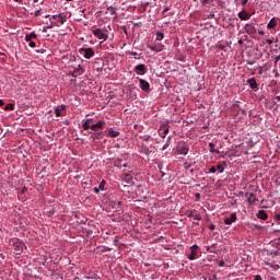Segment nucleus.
Listing matches in <instances>:
<instances>
[{"label":"nucleus","instance_id":"f257e3e1","mask_svg":"<svg viewBox=\"0 0 280 280\" xmlns=\"http://www.w3.org/2000/svg\"><path fill=\"white\" fill-rule=\"evenodd\" d=\"M46 19H49V21H54V23H57L56 27H60V25H65V23H67V16L65 15V13L47 15Z\"/></svg>","mask_w":280,"mask_h":280},{"label":"nucleus","instance_id":"f03ea898","mask_svg":"<svg viewBox=\"0 0 280 280\" xmlns=\"http://www.w3.org/2000/svg\"><path fill=\"white\" fill-rule=\"evenodd\" d=\"M11 243H12V246L14 247L15 255H21V253H23V247L25 246L23 241L19 238H13Z\"/></svg>","mask_w":280,"mask_h":280},{"label":"nucleus","instance_id":"7ed1b4c3","mask_svg":"<svg viewBox=\"0 0 280 280\" xmlns=\"http://www.w3.org/2000/svg\"><path fill=\"white\" fill-rule=\"evenodd\" d=\"M79 52L81 55H83V58H85L86 60H91V58H93V56H95V50H93V48H91V47L81 48V49H79Z\"/></svg>","mask_w":280,"mask_h":280},{"label":"nucleus","instance_id":"20e7f679","mask_svg":"<svg viewBox=\"0 0 280 280\" xmlns=\"http://www.w3.org/2000/svg\"><path fill=\"white\" fill-rule=\"evenodd\" d=\"M92 34L98 38V40H103V43L105 40H108V35L106 33H104V31H102V28H94L92 31Z\"/></svg>","mask_w":280,"mask_h":280},{"label":"nucleus","instance_id":"39448f33","mask_svg":"<svg viewBox=\"0 0 280 280\" xmlns=\"http://www.w3.org/2000/svg\"><path fill=\"white\" fill-rule=\"evenodd\" d=\"M135 71L137 75H145L148 73V68H145V65L139 63L135 67Z\"/></svg>","mask_w":280,"mask_h":280},{"label":"nucleus","instance_id":"423d86ee","mask_svg":"<svg viewBox=\"0 0 280 280\" xmlns=\"http://www.w3.org/2000/svg\"><path fill=\"white\" fill-rule=\"evenodd\" d=\"M140 82V89L144 93H150V82L145 81L144 79L137 78Z\"/></svg>","mask_w":280,"mask_h":280},{"label":"nucleus","instance_id":"0eeeda50","mask_svg":"<svg viewBox=\"0 0 280 280\" xmlns=\"http://www.w3.org/2000/svg\"><path fill=\"white\" fill-rule=\"evenodd\" d=\"M106 126V121L104 120H98L96 124H93L91 129L92 132H97V130H102Z\"/></svg>","mask_w":280,"mask_h":280},{"label":"nucleus","instance_id":"6e6552de","mask_svg":"<svg viewBox=\"0 0 280 280\" xmlns=\"http://www.w3.org/2000/svg\"><path fill=\"white\" fill-rule=\"evenodd\" d=\"M245 198H247V202L249 205H255V202H259V198H257L253 192H246Z\"/></svg>","mask_w":280,"mask_h":280},{"label":"nucleus","instance_id":"1a4fd4ad","mask_svg":"<svg viewBox=\"0 0 280 280\" xmlns=\"http://www.w3.org/2000/svg\"><path fill=\"white\" fill-rule=\"evenodd\" d=\"M63 110H67V105L61 104L55 107V115L56 117H62Z\"/></svg>","mask_w":280,"mask_h":280},{"label":"nucleus","instance_id":"9d476101","mask_svg":"<svg viewBox=\"0 0 280 280\" xmlns=\"http://www.w3.org/2000/svg\"><path fill=\"white\" fill-rule=\"evenodd\" d=\"M245 32H246V34H256L257 28L255 27V24L247 23V24H245Z\"/></svg>","mask_w":280,"mask_h":280},{"label":"nucleus","instance_id":"9b49d317","mask_svg":"<svg viewBox=\"0 0 280 280\" xmlns=\"http://www.w3.org/2000/svg\"><path fill=\"white\" fill-rule=\"evenodd\" d=\"M189 153V147H187L186 144L179 145L177 148V154H183L184 156H186V154Z\"/></svg>","mask_w":280,"mask_h":280},{"label":"nucleus","instance_id":"f8f14e48","mask_svg":"<svg viewBox=\"0 0 280 280\" xmlns=\"http://www.w3.org/2000/svg\"><path fill=\"white\" fill-rule=\"evenodd\" d=\"M233 222H237V214L232 213L230 218L224 219V224L231 225Z\"/></svg>","mask_w":280,"mask_h":280},{"label":"nucleus","instance_id":"ddd939ff","mask_svg":"<svg viewBox=\"0 0 280 280\" xmlns=\"http://www.w3.org/2000/svg\"><path fill=\"white\" fill-rule=\"evenodd\" d=\"M148 49H150L151 51H155L156 54H159V51H163V45L161 44H155V45H149Z\"/></svg>","mask_w":280,"mask_h":280},{"label":"nucleus","instance_id":"4468645a","mask_svg":"<svg viewBox=\"0 0 280 280\" xmlns=\"http://www.w3.org/2000/svg\"><path fill=\"white\" fill-rule=\"evenodd\" d=\"M247 84L253 89L254 91L258 89L257 80L255 78H250L247 80Z\"/></svg>","mask_w":280,"mask_h":280},{"label":"nucleus","instance_id":"2eb2a0df","mask_svg":"<svg viewBox=\"0 0 280 280\" xmlns=\"http://www.w3.org/2000/svg\"><path fill=\"white\" fill-rule=\"evenodd\" d=\"M238 19H241V21H248V19H250V14H248L246 10H243L238 13Z\"/></svg>","mask_w":280,"mask_h":280},{"label":"nucleus","instance_id":"dca6fc26","mask_svg":"<svg viewBox=\"0 0 280 280\" xmlns=\"http://www.w3.org/2000/svg\"><path fill=\"white\" fill-rule=\"evenodd\" d=\"M107 136H109L112 139H116V137H119V131H117L113 128H108Z\"/></svg>","mask_w":280,"mask_h":280},{"label":"nucleus","instance_id":"f3484780","mask_svg":"<svg viewBox=\"0 0 280 280\" xmlns=\"http://www.w3.org/2000/svg\"><path fill=\"white\" fill-rule=\"evenodd\" d=\"M277 27V18H272L267 24V30H275Z\"/></svg>","mask_w":280,"mask_h":280},{"label":"nucleus","instance_id":"a211bd4d","mask_svg":"<svg viewBox=\"0 0 280 280\" xmlns=\"http://www.w3.org/2000/svg\"><path fill=\"white\" fill-rule=\"evenodd\" d=\"M257 218L259 220H268V213H266L265 210H259L258 213H257Z\"/></svg>","mask_w":280,"mask_h":280},{"label":"nucleus","instance_id":"6ab92c4d","mask_svg":"<svg viewBox=\"0 0 280 280\" xmlns=\"http://www.w3.org/2000/svg\"><path fill=\"white\" fill-rule=\"evenodd\" d=\"M224 165H226V162H220V164L217 165L215 170L219 171L220 174H224Z\"/></svg>","mask_w":280,"mask_h":280},{"label":"nucleus","instance_id":"aec40b11","mask_svg":"<svg viewBox=\"0 0 280 280\" xmlns=\"http://www.w3.org/2000/svg\"><path fill=\"white\" fill-rule=\"evenodd\" d=\"M93 125H91V122H88V120L86 119H83L82 120V128H83V130H91V127H92Z\"/></svg>","mask_w":280,"mask_h":280},{"label":"nucleus","instance_id":"412c9836","mask_svg":"<svg viewBox=\"0 0 280 280\" xmlns=\"http://www.w3.org/2000/svg\"><path fill=\"white\" fill-rule=\"evenodd\" d=\"M210 152H214L215 154H220V150L215 149V144L213 142L209 143Z\"/></svg>","mask_w":280,"mask_h":280},{"label":"nucleus","instance_id":"4be33fe9","mask_svg":"<svg viewBox=\"0 0 280 280\" xmlns=\"http://www.w3.org/2000/svg\"><path fill=\"white\" fill-rule=\"evenodd\" d=\"M102 137V131L97 132L94 131L93 136L91 137L92 141H95V139H101Z\"/></svg>","mask_w":280,"mask_h":280},{"label":"nucleus","instance_id":"5701e85b","mask_svg":"<svg viewBox=\"0 0 280 280\" xmlns=\"http://www.w3.org/2000/svg\"><path fill=\"white\" fill-rule=\"evenodd\" d=\"M170 132V128H163V132L160 133V137H162V139H165L167 137V133Z\"/></svg>","mask_w":280,"mask_h":280},{"label":"nucleus","instance_id":"b1692460","mask_svg":"<svg viewBox=\"0 0 280 280\" xmlns=\"http://www.w3.org/2000/svg\"><path fill=\"white\" fill-rule=\"evenodd\" d=\"M235 5H246L248 3V0H234Z\"/></svg>","mask_w":280,"mask_h":280},{"label":"nucleus","instance_id":"393cba45","mask_svg":"<svg viewBox=\"0 0 280 280\" xmlns=\"http://www.w3.org/2000/svg\"><path fill=\"white\" fill-rule=\"evenodd\" d=\"M124 183H127V185H132V176L126 175V178L124 179Z\"/></svg>","mask_w":280,"mask_h":280},{"label":"nucleus","instance_id":"a878e982","mask_svg":"<svg viewBox=\"0 0 280 280\" xmlns=\"http://www.w3.org/2000/svg\"><path fill=\"white\" fill-rule=\"evenodd\" d=\"M189 217H190V218H194V220H197L198 222H199V220H202V218H201L200 214H198V213L194 214V212H191V213L189 214Z\"/></svg>","mask_w":280,"mask_h":280},{"label":"nucleus","instance_id":"bb28decb","mask_svg":"<svg viewBox=\"0 0 280 280\" xmlns=\"http://www.w3.org/2000/svg\"><path fill=\"white\" fill-rule=\"evenodd\" d=\"M196 255L197 253L191 249V253L188 256L189 261H194V259H196Z\"/></svg>","mask_w":280,"mask_h":280},{"label":"nucleus","instance_id":"cd10ccee","mask_svg":"<svg viewBox=\"0 0 280 280\" xmlns=\"http://www.w3.org/2000/svg\"><path fill=\"white\" fill-rule=\"evenodd\" d=\"M165 38V35L162 32L156 33V40H163Z\"/></svg>","mask_w":280,"mask_h":280},{"label":"nucleus","instance_id":"c85d7f7f","mask_svg":"<svg viewBox=\"0 0 280 280\" xmlns=\"http://www.w3.org/2000/svg\"><path fill=\"white\" fill-rule=\"evenodd\" d=\"M4 110H14V104L9 103L5 105Z\"/></svg>","mask_w":280,"mask_h":280},{"label":"nucleus","instance_id":"c756f323","mask_svg":"<svg viewBox=\"0 0 280 280\" xmlns=\"http://www.w3.org/2000/svg\"><path fill=\"white\" fill-rule=\"evenodd\" d=\"M104 187H106V180H102L101 182V184L98 185V189L101 190V191H104Z\"/></svg>","mask_w":280,"mask_h":280},{"label":"nucleus","instance_id":"7c9ffc66","mask_svg":"<svg viewBox=\"0 0 280 280\" xmlns=\"http://www.w3.org/2000/svg\"><path fill=\"white\" fill-rule=\"evenodd\" d=\"M81 71V72H80ZM75 73H84V70L82 69V66L79 65L75 70H74Z\"/></svg>","mask_w":280,"mask_h":280},{"label":"nucleus","instance_id":"2f4dec72","mask_svg":"<svg viewBox=\"0 0 280 280\" xmlns=\"http://www.w3.org/2000/svg\"><path fill=\"white\" fill-rule=\"evenodd\" d=\"M58 25V22H54V20H50V25L46 26L48 30H51V27H56Z\"/></svg>","mask_w":280,"mask_h":280},{"label":"nucleus","instance_id":"473e14b6","mask_svg":"<svg viewBox=\"0 0 280 280\" xmlns=\"http://www.w3.org/2000/svg\"><path fill=\"white\" fill-rule=\"evenodd\" d=\"M107 10H109L110 14L114 15L117 9H115L114 7H108Z\"/></svg>","mask_w":280,"mask_h":280},{"label":"nucleus","instance_id":"72a5a7b5","mask_svg":"<svg viewBox=\"0 0 280 280\" xmlns=\"http://www.w3.org/2000/svg\"><path fill=\"white\" fill-rule=\"evenodd\" d=\"M215 172H217L215 166H211L209 170V174H215Z\"/></svg>","mask_w":280,"mask_h":280},{"label":"nucleus","instance_id":"f704fd0d","mask_svg":"<svg viewBox=\"0 0 280 280\" xmlns=\"http://www.w3.org/2000/svg\"><path fill=\"white\" fill-rule=\"evenodd\" d=\"M25 40L26 43H32V37L30 36V34L25 35Z\"/></svg>","mask_w":280,"mask_h":280},{"label":"nucleus","instance_id":"c9c22d12","mask_svg":"<svg viewBox=\"0 0 280 280\" xmlns=\"http://www.w3.org/2000/svg\"><path fill=\"white\" fill-rule=\"evenodd\" d=\"M218 49L224 50L226 49V46L224 44H219Z\"/></svg>","mask_w":280,"mask_h":280},{"label":"nucleus","instance_id":"e433bc0d","mask_svg":"<svg viewBox=\"0 0 280 280\" xmlns=\"http://www.w3.org/2000/svg\"><path fill=\"white\" fill-rule=\"evenodd\" d=\"M28 36L31 38H37L38 35L35 32H32L31 34H28Z\"/></svg>","mask_w":280,"mask_h":280},{"label":"nucleus","instance_id":"4c0bfd02","mask_svg":"<svg viewBox=\"0 0 280 280\" xmlns=\"http://www.w3.org/2000/svg\"><path fill=\"white\" fill-rule=\"evenodd\" d=\"M198 245H192L191 247H190V250H194L195 253H196V250H198Z\"/></svg>","mask_w":280,"mask_h":280},{"label":"nucleus","instance_id":"58836bf2","mask_svg":"<svg viewBox=\"0 0 280 280\" xmlns=\"http://www.w3.org/2000/svg\"><path fill=\"white\" fill-rule=\"evenodd\" d=\"M28 47H32V48L36 47V43L35 42H28Z\"/></svg>","mask_w":280,"mask_h":280},{"label":"nucleus","instance_id":"ea45409f","mask_svg":"<svg viewBox=\"0 0 280 280\" xmlns=\"http://www.w3.org/2000/svg\"><path fill=\"white\" fill-rule=\"evenodd\" d=\"M170 148V143H164L163 147H162V150H167Z\"/></svg>","mask_w":280,"mask_h":280},{"label":"nucleus","instance_id":"a19ab883","mask_svg":"<svg viewBox=\"0 0 280 280\" xmlns=\"http://www.w3.org/2000/svg\"><path fill=\"white\" fill-rule=\"evenodd\" d=\"M171 8L170 7H165L164 10L162 11V14H165V12H170Z\"/></svg>","mask_w":280,"mask_h":280},{"label":"nucleus","instance_id":"79ce46f5","mask_svg":"<svg viewBox=\"0 0 280 280\" xmlns=\"http://www.w3.org/2000/svg\"><path fill=\"white\" fill-rule=\"evenodd\" d=\"M219 267H220V268H224V260H220V261H219Z\"/></svg>","mask_w":280,"mask_h":280},{"label":"nucleus","instance_id":"37998d69","mask_svg":"<svg viewBox=\"0 0 280 280\" xmlns=\"http://www.w3.org/2000/svg\"><path fill=\"white\" fill-rule=\"evenodd\" d=\"M195 198L196 200H200V192H196Z\"/></svg>","mask_w":280,"mask_h":280},{"label":"nucleus","instance_id":"c03bdc74","mask_svg":"<svg viewBox=\"0 0 280 280\" xmlns=\"http://www.w3.org/2000/svg\"><path fill=\"white\" fill-rule=\"evenodd\" d=\"M130 54V56H139V52L138 51H131V52H129Z\"/></svg>","mask_w":280,"mask_h":280},{"label":"nucleus","instance_id":"a18cd8bd","mask_svg":"<svg viewBox=\"0 0 280 280\" xmlns=\"http://www.w3.org/2000/svg\"><path fill=\"white\" fill-rule=\"evenodd\" d=\"M279 61H280V55H278V56L276 57L275 65H277V62H279Z\"/></svg>","mask_w":280,"mask_h":280},{"label":"nucleus","instance_id":"49530a36","mask_svg":"<svg viewBox=\"0 0 280 280\" xmlns=\"http://www.w3.org/2000/svg\"><path fill=\"white\" fill-rule=\"evenodd\" d=\"M209 229H210V231H215V225H214V224H211V225L209 226Z\"/></svg>","mask_w":280,"mask_h":280},{"label":"nucleus","instance_id":"de8ad7c7","mask_svg":"<svg viewBox=\"0 0 280 280\" xmlns=\"http://www.w3.org/2000/svg\"><path fill=\"white\" fill-rule=\"evenodd\" d=\"M121 207V201H117L116 209H119Z\"/></svg>","mask_w":280,"mask_h":280},{"label":"nucleus","instance_id":"09e8293b","mask_svg":"<svg viewBox=\"0 0 280 280\" xmlns=\"http://www.w3.org/2000/svg\"><path fill=\"white\" fill-rule=\"evenodd\" d=\"M254 280H262V279H261V276L257 275L255 276Z\"/></svg>","mask_w":280,"mask_h":280},{"label":"nucleus","instance_id":"8fccbe9b","mask_svg":"<svg viewBox=\"0 0 280 280\" xmlns=\"http://www.w3.org/2000/svg\"><path fill=\"white\" fill-rule=\"evenodd\" d=\"M266 43H267L268 45H272L273 40H272V39H266Z\"/></svg>","mask_w":280,"mask_h":280},{"label":"nucleus","instance_id":"3c124183","mask_svg":"<svg viewBox=\"0 0 280 280\" xmlns=\"http://www.w3.org/2000/svg\"><path fill=\"white\" fill-rule=\"evenodd\" d=\"M100 188H97V187H94V194H100Z\"/></svg>","mask_w":280,"mask_h":280},{"label":"nucleus","instance_id":"603ef678","mask_svg":"<svg viewBox=\"0 0 280 280\" xmlns=\"http://www.w3.org/2000/svg\"><path fill=\"white\" fill-rule=\"evenodd\" d=\"M170 141H172V136H168L166 139V143H168V145H170Z\"/></svg>","mask_w":280,"mask_h":280},{"label":"nucleus","instance_id":"864d4df0","mask_svg":"<svg viewBox=\"0 0 280 280\" xmlns=\"http://www.w3.org/2000/svg\"><path fill=\"white\" fill-rule=\"evenodd\" d=\"M88 122H90V125H93V118H86Z\"/></svg>","mask_w":280,"mask_h":280},{"label":"nucleus","instance_id":"5fc2aeb1","mask_svg":"<svg viewBox=\"0 0 280 280\" xmlns=\"http://www.w3.org/2000/svg\"><path fill=\"white\" fill-rule=\"evenodd\" d=\"M47 30H49V27H47V26H44V27H43V32H44V33H46Z\"/></svg>","mask_w":280,"mask_h":280},{"label":"nucleus","instance_id":"6e6d98bb","mask_svg":"<svg viewBox=\"0 0 280 280\" xmlns=\"http://www.w3.org/2000/svg\"><path fill=\"white\" fill-rule=\"evenodd\" d=\"M14 1H15V3H20V4L23 3V0H14Z\"/></svg>","mask_w":280,"mask_h":280},{"label":"nucleus","instance_id":"4d7b16f0","mask_svg":"<svg viewBox=\"0 0 280 280\" xmlns=\"http://www.w3.org/2000/svg\"><path fill=\"white\" fill-rule=\"evenodd\" d=\"M89 135H94L93 131H89L88 133H85V137H89Z\"/></svg>","mask_w":280,"mask_h":280},{"label":"nucleus","instance_id":"13d9d810","mask_svg":"<svg viewBox=\"0 0 280 280\" xmlns=\"http://www.w3.org/2000/svg\"><path fill=\"white\" fill-rule=\"evenodd\" d=\"M258 34H259L260 36H264V31H258Z\"/></svg>","mask_w":280,"mask_h":280},{"label":"nucleus","instance_id":"bf43d9fd","mask_svg":"<svg viewBox=\"0 0 280 280\" xmlns=\"http://www.w3.org/2000/svg\"><path fill=\"white\" fill-rule=\"evenodd\" d=\"M81 14H84V9L79 10Z\"/></svg>","mask_w":280,"mask_h":280},{"label":"nucleus","instance_id":"052dcab7","mask_svg":"<svg viewBox=\"0 0 280 280\" xmlns=\"http://www.w3.org/2000/svg\"><path fill=\"white\" fill-rule=\"evenodd\" d=\"M3 104H4L3 100H0V106H3Z\"/></svg>","mask_w":280,"mask_h":280},{"label":"nucleus","instance_id":"680f3d73","mask_svg":"<svg viewBox=\"0 0 280 280\" xmlns=\"http://www.w3.org/2000/svg\"><path fill=\"white\" fill-rule=\"evenodd\" d=\"M168 16H174V12H170V13H168Z\"/></svg>","mask_w":280,"mask_h":280},{"label":"nucleus","instance_id":"e2e57ef3","mask_svg":"<svg viewBox=\"0 0 280 280\" xmlns=\"http://www.w3.org/2000/svg\"><path fill=\"white\" fill-rule=\"evenodd\" d=\"M213 16H215V14H210V19H213Z\"/></svg>","mask_w":280,"mask_h":280},{"label":"nucleus","instance_id":"0e129e2a","mask_svg":"<svg viewBox=\"0 0 280 280\" xmlns=\"http://www.w3.org/2000/svg\"><path fill=\"white\" fill-rule=\"evenodd\" d=\"M213 279H215V275H213V276H212V278H211L210 280H213Z\"/></svg>","mask_w":280,"mask_h":280},{"label":"nucleus","instance_id":"69168bd1","mask_svg":"<svg viewBox=\"0 0 280 280\" xmlns=\"http://www.w3.org/2000/svg\"><path fill=\"white\" fill-rule=\"evenodd\" d=\"M121 166H122V167H128V165H127V164H122Z\"/></svg>","mask_w":280,"mask_h":280},{"label":"nucleus","instance_id":"338daca9","mask_svg":"<svg viewBox=\"0 0 280 280\" xmlns=\"http://www.w3.org/2000/svg\"><path fill=\"white\" fill-rule=\"evenodd\" d=\"M242 43H243L242 39H240V40H238V45H242Z\"/></svg>","mask_w":280,"mask_h":280},{"label":"nucleus","instance_id":"774afa93","mask_svg":"<svg viewBox=\"0 0 280 280\" xmlns=\"http://www.w3.org/2000/svg\"><path fill=\"white\" fill-rule=\"evenodd\" d=\"M0 56H5V54H3V52H0Z\"/></svg>","mask_w":280,"mask_h":280}]
</instances>
